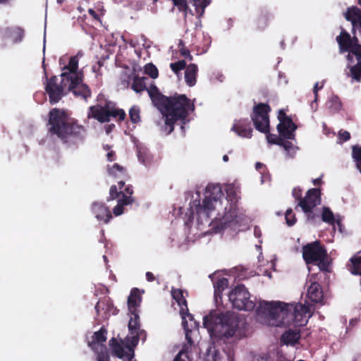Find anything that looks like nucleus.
<instances>
[{"instance_id": "obj_31", "label": "nucleus", "mask_w": 361, "mask_h": 361, "mask_svg": "<svg viewBox=\"0 0 361 361\" xmlns=\"http://www.w3.org/2000/svg\"><path fill=\"white\" fill-rule=\"evenodd\" d=\"M147 80L148 78L146 77L136 76L131 85V88L137 93L144 91L146 90Z\"/></svg>"}, {"instance_id": "obj_14", "label": "nucleus", "mask_w": 361, "mask_h": 361, "mask_svg": "<svg viewBox=\"0 0 361 361\" xmlns=\"http://www.w3.org/2000/svg\"><path fill=\"white\" fill-rule=\"evenodd\" d=\"M270 111L269 105L259 104L254 108L252 119L255 128L264 133H269V118L268 112Z\"/></svg>"}, {"instance_id": "obj_9", "label": "nucleus", "mask_w": 361, "mask_h": 361, "mask_svg": "<svg viewBox=\"0 0 361 361\" xmlns=\"http://www.w3.org/2000/svg\"><path fill=\"white\" fill-rule=\"evenodd\" d=\"M98 104L90 106L87 113L88 118H93L101 123L108 122L111 117L122 121L126 117L125 111L117 109L114 102L108 101L104 95H99Z\"/></svg>"}, {"instance_id": "obj_35", "label": "nucleus", "mask_w": 361, "mask_h": 361, "mask_svg": "<svg viewBox=\"0 0 361 361\" xmlns=\"http://www.w3.org/2000/svg\"><path fill=\"white\" fill-rule=\"evenodd\" d=\"M353 159L356 163L357 169L361 173V146L355 145L353 147Z\"/></svg>"}, {"instance_id": "obj_64", "label": "nucleus", "mask_w": 361, "mask_h": 361, "mask_svg": "<svg viewBox=\"0 0 361 361\" xmlns=\"http://www.w3.org/2000/svg\"><path fill=\"white\" fill-rule=\"evenodd\" d=\"M298 361H304V360H298Z\"/></svg>"}, {"instance_id": "obj_27", "label": "nucleus", "mask_w": 361, "mask_h": 361, "mask_svg": "<svg viewBox=\"0 0 361 361\" xmlns=\"http://www.w3.org/2000/svg\"><path fill=\"white\" fill-rule=\"evenodd\" d=\"M322 219L324 222L327 223L331 226H334L336 223L340 226L341 219L339 216H335L328 207H323Z\"/></svg>"}, {"instance_id": "obj_51", "label": "nucleus", "mask_w": 361, "mask_h": 361, "mask_svg": "<svg viewBox=\"0 0 361 361\" xmlns=\"http://www.w3.org/2000/svg\"><path fill=\"white\" fill-rule=\"evenodd\" d=\"M254 234L257 238H259L261 236V231L260 229L255 226L254 229Z\"/></svg>"}, {"instance_id": "obj_2", "label": "nucleus", "mask_w": 361, "mask_h": 361, "mask_svg": "<svg viewBox=\"0 0 361 361\" xmlns=\"http://www.w3.org/2000/svg\"><path fill=\"white\" fill-rule=\"evenodd\" d=\"M311 307L300 303L261 301L257 308V320L268 326H305L311 317Z\"/></svg>"}, {"instance_id": "obj_23", "label": "nucleus", "mask_w": 361, "mask_h": 361, "mask_svg": "<svg viewBox=\"0 0 361 361\" xmlns=\"http://www.w3.org/2000/svg\"><path fill=\"white\" fill-rule=\"evenodd\" d=\"M141 302V294L137 288L131 290L128 298V307L129 312H137V307Z\"/></svg>"}, {"instance_id": "obj_45", "label": "nucleus", "mask_w": 361, "mask_h": 361, "mask_svg": "<svg viewBox=\"0 0 361 361\" xmlns=\"http://www.w3.org/2000/svg\"><path fill=\"white\" fill-rule=\"evenodd\" d=\"M350 133L345 130H340L338 133V139L339 142H345L350 139Z\"/></svg>"}, {"instance_id": "obj_33", "label": "nucleus", "mask_w": 361, "mask_h": 361, "mask_svg": "<svg viewBox=\"0 0 361 361\" xmlns=\"http://www.w3.org/2000/svg\"><path fill=\"white\" fill-rule=\"evenodd\" d=\"M279 145L283 147L284 150L286 152L287 157L289 158H293L298 149L296 146L293 145V143L289 141H281Z\"/></svg>"}, {"instance_id": "obj_56", "label": "nucleus", "mask_w": 361, "mask_h": 361, "mask_svg": "<svg viewBox=\"0 0 361 361\" xmlns=\"http://www.w3.org/2000/svg\"><path fill=\"white\" fill-rule=\"evenodd\" d=\"M101 64L99 62H98L97 64L94 65L92 66V70L94 72H96L97 68H99L100 67Z\"/></svg>"}, {"instance_id": "obj_53", "label": "nucleus", "mask_w": 361, "mask_h": 361, "mask_svg": "<svg viewBox=\"0 0 361 361\" xmlns=\"http://www.w3.org/2000/svg\"><path fill=\"white\" fill-rule=\"evenodd\" d=\"M115 126L114 124H111V125H108L106 126H105V130L106 132V133H109L111 130V129L114 127Z\"/></svg>"}, {"instance_id": "obj_4", "label": "nucleus", "mask_w": 361, "mask_h": 361, "mask_svg": "<svg viewBox=\"0 0 361 361\" xmlns=\"http://www.w3.org/2000/svg\"><path fill=\"white\" fill-rule=\"evenodd\" d=\"M153 104L162 114L164 119V131L170 134L173 130V125L180 121L185 123L186 118L194 111V102L185 94H176L166 97L161 94L155 86L146 87Z\"/></svg>"}, {"instance_id": "obj_37", "label": "nucleus", "mask_w": 361, "mask_h": 361, "mask_svg": "<svg viewBox=\"0 0 361 361\" xmlns=\"http://www.w3.org/2000/svg\"><path fill=\"white\" fill-rule=\"evenodd\" d=\"M129 116L133 123L140 121V109L137 106H133L129 110Z\"/></svg>"}, {"instance_id": "obj_47", "label": "nucleus", "mask_w": 361, "mask_h": 361, "mask_svg": "<svg viewBox=\"0 0 361 361\" xmlns=\"http://www.w3.org/2000/svg\"><path fill=\"white\" fill-rule=\"evenodd\" d=\"M188 355L184 350H180L174 359V361H186Z\"/></svg>"}, {"instance_id": "obj_13", "label": "nucleus", "mask_w": 361, "mask_h": 361, "mask_svg": "<svg viewBox=\"0 0 361 361\" xmlns=\"http://www.w3.org/2000/svg\"><path fill=\"white\" fill-rule=\"evenodd\" d=\"M106 330L102 327L94 333L91 339L88 340V345L97 355V361H109V356L105 345L106 341Z\"/></svg>"}, {"instance_id": "obj_5", "label": "nucleus", "mask_w": 361, "mask_h": 361, "mask_svg": "<svg viewBox=\"0 0 361 361\" xmlns=\"http://www.w3.org/2000/svg\"><path fill=\"white\" fill-rule=\"evenodd\" d=\"M49 131L62 140L75 142L82 140L85 135V130L73 118L69 117L63 110L54 109L49 112Z\"/></svg>"}, {"instance_id": "obj_57", "label": "nucleus", "mask_w": 361, "mask_h": 361, "mask_svg": "<svg viewBox=\"0 0 361 361\" xmlns=\"http://www.w3.org/2000/svg\"><path fill=\"white\" fill-rule=\"evenodd\" d=\"M314 185H319L321 183L322 180L320 178H315L312 180Z\"/></svg>"}, {"instance_id": "obj_15", "label": "nucleus", "mask_w": 361, "mask_h": 361, "mask_svg": "<svg viewBox=\"0 0 361 361\" xmlns=\"http://www.w3.org/2000/svg\"><path fill=\"white\" fill-rule=\"evenodd\" d=\"M278 119L279 123L277 126V129L280 135L286 139L293 140L297 126L291 118L286 115L283 109L279 111Z\"/></svg>"}, {"instance_id": "obj_24", "label": "nucleus", "mask_w": 361, "mask_h": 361, "mask_svg": "<svg viewBox=\"0 0 361 361\" xmlns=\"http://www.w3.org/2000/svg\"><path fill=\"white\" fill-rule=\"evenodd\" d=\"M95 310L103 318H106L111 313L114 314L115 312L113 306L106 299L99 300L95 306Z\"/></svg>"}, {"instance_id": "obj_62", "label": "nucleus", "mask_w": 361, "mask_h": 361, "mask_svg": "<svg viewBox=\"0 0 361 361\" xmlns=\"http://www.w3.org/2000/svg\"><path fill=\"white\" fill-rule=\"evenodd\" d=\"M103 258L105 262H107V258L105 255L103 256Z\"/></svg>"}, {"instance_id": "obj_52", "label": "nucleus", "mask_w": 361, "mask_h": 361, "mask_svg": "<svg viewBox=\"0 0 361 361\" xmlns=\"http://www.w3.org/2000/svg\"><path fill=\"white\" fill-rule=\"evenodd\" d=\"M317 100L315 102V99L310 104V107L311 109L313 110V111H316L317 108Z\"/></svg>"}, {"instance_id": "obj_11", "label": "nucleus", "mask_w": 361, "mask_h": 361, "mask_svg": "<svg viewBox=\"0 0 361 361\" xmlns=\"http://www.w3.org/2000/svg\"><path fill=\"white\" fill-rule=\"evenodd\" d=\"M228 300L234 308L240 310H254L255 303L250 300V293L243 285H238L228 293Z\"/></svg>"}, {"instance_id": "obj_43", "label": "nucleus", "mask_w": 361, "mask_h": 361, "mask_svg": "<svg viewBox=\"0 0 361 361\" xmlns=\"http://www.w3.org/2000/svg\"><path fill=\"white\" fill-rule=\"evenodd\" d=\"M286 224L288 226H293L295 223V214L293 213V211L291 209H287L285 215Z\"/></svg>"}, {"instance_id": "obj_50", "label": "nucleus", "mask_w": 361, "mask_h": 361, "mask_svg": "<svg viewBox=\"0 0 361 361\" xmlns=\"http://www.w3.org/2000/svg\"><path fill=\"white\" fill-rule=\"evenodd\" d=\"M146 279L148 281H152L154 280V274L152 272L147 271L146 273Z\"/></svg>"}, {"instance_id": "obj_60", "label": "nucleus", "mask_w": 361, "mask_h": 361, "mask_svg": "<svg viewBox=\"0 0 361 361\" xmlns=\"http://www.w3.org/2000/svg\"><path fill=\"white\" fill-rule=\"evenodd\" d=\"M8 0H0V4L6 3Z\"/></svg>"}, {"instance_id": "obj_40", "label": "nucleus", "mask_w": 361, "mask_h": 361, "mask_svg": "<svg viewBox=\"0 0 361 361\" xmlns=\"http://www.w3.org/2000/svg\"><path fill=\"white\" fill-rule=\"evenodd\" d=\"M255 168L257 171H259V173L262 175L261 176V183H262V184H263L267 180H268L269 178L268 175L264 173L265 171H266L265 166L260 162H257L255 164Z\"/></svg>"}, {"instance_id": "obj_34", "label": "nucleus", "mask_w": 361, "mask_h": 361, "mask_svg": "<svg viewBox=\"0 0 361 361\" xmlns=\"http://www.w3.org/2000/svg\"><path fill=\"white\" fill-rule=\"evenodd\" d=\"M109 174L117 178H123L126 173L124 169L117 164H114L112 167H108Z\"/></svg>"}, {"instance_id": "obj_63", "label": "nucleus", "mask_w": 361, "mask_h": 361, "mask_svg": "<svg viewBox=\"0 0 361 361\" xmlns=\"http://www.w3.org/2000/svg\"><path fill=\"white\" fill-rule=\"evenodd\" d=\"M358 4L360 6H361V0H358Z\"/></svg>"}, {"instance_id": "obj_59", "label": "nucleus", "mask_w": 361, "mask_h": 361, "mask_svg": "<svg viewBox=\"0 0 361 361\" xmlns=\"http://www.w3.org/2000/svg\"><path fill=\"white\" fill-rule=\"evenodd\" d=\"M56 1L59 4H61L64 1V0H56Z\"/></svg>"}, {"instance_id": "obj_22", "label": "nucleus", "mask_w": 361, "mask_h": 361, "mask_svg": "<svg viewBox=\"0 0 361 361\" xmlns=\"http://www.w3.org/2000/svg\"><path fill=\"white\" fill-rule=\"evenodd\" d=\"M345 19L352 23L355 30L361 25V10L356 6L349 8L345 13Z\"/></svg>"}, {"instance_id": "obj_61", "label": "nucleus", "mask_w": 361, "mask_h": 361, "mask_svg": "<svg viewBox=\"0 0 361 361\" xmlns=\"http://www.w3.org/2000/svg\"><path fill=\"white\" fill-rule=\"evenodd\" d=\"M357 29H358V30H359V32H360V35H361V25H360V26H359Z\"/></svg>"}, {"instance_id": "obj_17", "label": "nucleus", "mask_w": 361, "mask_h": 361, "mask_svg": "<svg viewBox=\"0 0 361 361\" xmlns=\"http://www.w3.org/2000/svg\"><path fill=\"white\" fill-rule=\"evenodd\" d=\"M320 195L319 189H310L307 191L306 196L299 202L298 205L307 214L308 218H312L311 216L312 209L320 204Z\"/></svg>"}, {"instance_id": "obj_41", "label": "nucleus", "mask_w": 361, "mask_h": 361, "mask_svg": "<svg viewBox=\"0 0 361 361\" xmlns=\"http://www.w3.org/2000/svg\"><path fill=\"white\" fill-rule=\"evenodd\" d=\"M186 63L185 61H178L176 63H171L170 64V67L172 71L176 74L178 75V72L181 70H183L185 68Z\"/></svg>"}, {"instance_id": "obj_3", "label": "nucleus", "mask_w": 361, "mask_h": 361, "mask_svg": "<svg viewBox=\"0 0 361 361\" xmlns=\"http://www.w3.org/2000/svg\"><path fill=\"white\" fill-rule=\"evenodd\" d=\"M83 54L79 51L70 59L68 66L63 67L61 74L60 84L56 76L52 77L46 85V91L51 103L58 102L68 92L86 100L91 95L90 88L82 82V75L78 71L79 58Z\"/></svg>"}, {"instance_id": "obj_36", "label": "nucleus", "mask_w": 361, "mask_h": 361, "mask_svg": "<svg viewBox=\"0 0 361 361\" xmlns=\"http://www.w3.org/2000/svg\"><path fill=\"white\" fill-rule=\"evenodd\" d=\"M209 4V2L207 0H193V5L200 17L203 15L204 8Z\"/></svg>"}, {"instance_id": "obj_7", "label": "nucleus", "mask_w": 361, "mask_h": 361, "mask_svg": "<svg viewBox=\"0 0 361 361\" xmlns=\"http://www.w3.org/2000/svg\"><path fill=\"white\" fill-rule=\"evenodd\" d=\"M130 320L128 322L129 334L125 340L118 342L113 338L109 341V345L113 355L123 361H135L134 360V347L139 341V338L143 334L140 330L139 316L137 312H129Z\"/></svg>"}, {"instance_id": "obj_21", "label": "nucleus", "mask_w": 361, "mask_h": 361, "mask_svg": "<svg viewBox=\"0 0 361 361\" xmlns=\"http://www.w3.org/2000/svg\"><path fill=\"white\" fill-rule=\"evenodd\" d=\"M209 277L213 281L214 288V299L216 302H218V298L221 299V294L225 288L228 286V281L226 278L219 279V273H214L209 275Z\"/></svg>"}, {"instance_id": "obj_54", "label": "nucleus", "mask_w": 361, "mask_h": 361, "mask_svg": "<svg viewBox=\"0 0 361 361\" xmlns=\"http://www.w3.org/2000/svg\"><path fill=\"white\" fill-rule=\"evenodd\" d=\"M137 155H138L139 160H140L142 163L145 164V163H146V161H145V159L144 158H142V153H141V152H140V151H139V152H138V154H137Z\"/></svg>"}, {"instance_id": "obj_10", "label": "nucleus", "mask_w": 361, "mask_h": 361, "mask_svg": "<svg viewBox=\"0 0 361 361\" xmlns=\"http://www.w3.org/2000/svg\"><path fill=\"white\" fill-rule=\"evenodd\" d=\"M302 257L307 264L318 262V267L320 270H327L326 251L320 245L319 241H314L304 246Z\"/></svg>"}, {"instance_id": "obj_25", "label": "nucleus", "mask_w": 361, "mask_h": 361, "mask_svg": "<svg viewBox=\"0 0 361 361\" xmlns=\"http://www.w3.org/2000/svg\"><path fill=\"white\" fill-rule=\"evenodd\" d=\"M197 71V66L194 63H191L186 67L185 71V80L188 86L192 87L195 85Z\"/></svg>"}, {"instance_id": "obj_28", "label": "nucleus", "mask_w": 361, "mask_h": 361, "mask_svg": "<svg viewBox=\"0 0 361 361\" xmlns=\"http://www.w3.org/2000/svg\"><path fill=\"white\" fill-rule=\"evenodd\" d=\"M171 294L173 299L177 302L180 307V310H182V308H184V312L188 311L184 292L180 289H175L172 290Z\"/></svg>"}, {"instance_id": "obj_38", "label": "nucleus", "mask_w": 361, "mask_h": 361, "mask_svg": "<svg viewBox=\"0 0 361 361\" xmlns=\"http://www.w3.org/2000/svg\"><path fill=\"white\" fill-rule=\"evenodd\" d=\"M274 262L271 261L269 262H267L266 264V267H264L263 266H260L259 268V272L258 274H262L264 276H267L269 278H271V271L270 269H274Z\"/></svg>"}, {"instance_id": "obj_44", "label": "nucleus", "mask_w": 361, "mask_h": 361, "mask_svg": "<svg viewBox=\"0 0 361 361\" xmlns=\"http://www.w3.org/2000/svg\"><path fill=\"white\" fill-rule=\"evenodd\" d=\"M267 139L268 142L276 144L279 145V143H281V141H283L281 138L277 137L275 135L267 134Z\"/></svg>"}, {"instance_id": "obj_12", "label": "nucleus", "mask_w": 361, "mask_h": 361, "mask_svg": "<svg viewBox=\"0 0 361 361\" xmlns=\"http://www.w3.org/2000/svg\"><path fill=\"white\" fill-rule=\"evenodd\" d=\"M125 183L121 180L118 182V187L119 192H118L116 185H111L109 190V200H114L118 197L119 194L122 195V198L118 199L117 205L114 207L113 213L115 216H120L123 213V207L125 205L130 204L133 202V199L131 197L133 194V188L131 186L128 185L125 188L124 190H122L124 187Z\"/></svg>"}, {"instance_id": "obj_19", "label": "nucleus", "mask_w": 361, "mask_h": 361, "mask_svg": "<svg viewBox=\"0 0 361 361\" xmlns=\"http://www.w3.org/2000/svg\"><path fill=\"white\" fill-rule=\"evenodd\" d=\"M92 212L97 221L107 224L111 219V213L103 203L95 202L92 205Z\"/></svg>"}, {"instance_id": "obj_6", "label": "nucleus", "mask_w": 361, "mask_h": 361, "mask_svg": "<svg viewBox=\"0 0 361 361\" xmlns=\"http://www.w3.org/2000/svg\"><path fill=\"white\" fill-rule=\"evenodd\" d=\"M203 325L212 338H231L238 328V319L231 312L212 311L203 318Z\"/></svg>"}, {"instance_id": "obj_29", "label": "nucleus", "mask_w": 361, "mask_h": 361, "mask_svg": "<svg viewBox=\"0 0 361 361\" xmlns=\"http://www.w3.org/2000/svg\"><path fill=\"white\" fill-rule=\"evenodd\" d=\"M6 35L11 38L13 42H19L23 39L24 32L20 27L8 28Z\"/></svg>"}, {"instance_id": "obj_20", "label": "nucleus", "mask_w": 361, "mask_h": 361, "mask_svg": "<svg viewBox=\"0 0 361 361\" xmlns=\"http://www.w3.org/2000/svg\"><path fill=\"white\" fill-rule=\"evenodd\" d=\"M231 130L241 137L250 138L252 136V130L247 119L235 121L231 128Z\"/></svg>"}, {"instance_id": "obj_49", "label": "nucleus", "mask_w": 361, "mask_h": 361, "mask_svg": "<svg viewBox=\"0 0 361 361\" xmlns=\"http://www.w3.org/2000/svg\"><path fill=\"white\" fill-rule=\"evenodd\" d=\"M292 193H293V197L297 200H298L301 197V195H302L301 190L299 188H294L293 190Z\"/></svg>"}, {"instance_id": "obj_55", "label": "nucleus", "mask_w": 361, "mask_h": 361, "mask_svg": "<svg viewBox=\"0 0 361 361\" xmlns=\"http://www.w3.org/2000/svg\"><path fill=\"white\" fill-rule=\"evenodd\" d=\"M89 13L91 16H92L94 18H97L98 16L96 14L95 11L93 10V9H89Z\"/></svg>"}, {"instance_id": "obj_42", "label": "nucleus", "mask_w": 361, "mask_h": 361, "mask_svg": "<svg viewBox=\"0 0 361 361\" xmlns=\"http://www.w3.org/2000/svg\"><path fill=\"white\" fill-rule=\"evenodd\" d=\"M178 49L180 54L185 59H188L190 61L192 59V56L190 55L189 50L184 47V44L182 41H180L178 43Z\"/></svg>"}, {"instance_id": "obj_58", "label": "nucleus", "mask_w": 361, "mask_h": 361, "mask_svg": "<svg viewBox=\"0 0 361 361\" xmlns=\"http://www.w3.org/2000/svg\"><path fill=\"white\" fill-rule=\"evenodd\" d=\"M228 157L227 155H224L223 157V161L226 162V161H228Z\"/></svg>"}, {"instance_id": "obj_26", "label": "nucleus", "mask_w": 361, "mask_h": 361, "mask_svg": "<svg viewBox=\"0 0 361 361\" xmlns=\"http://www.w3.org/2000/svg\"><path fill=\"white\" fill-rule=\"evenodd\" d=\"M300 337L299 330H288L282 335L281 342L286 345H294Z\"/></svg>"}, {"instance_id": "obj_39", "label": "nucleus", "mask_w": 361, "mask_h": 361, "mask_svg": "<svg viewBox=\"0 0 361 361\" xmlns=\"http://www.w3.org/2000/svg\"><path fill=\"white\" fill-rule=\"evenodd\" d=\"M144 73L152 78L155 79L158 77V70L152 63H147L144 67Z\"/></svg>"}, {"instance_id": "obj_1", "label": "nucleus", "mask_w": 361, "mask_h": 361, "mask_svg": "<svg viewBox=\"0 0 361 361\" xmlns=\"http://www.w3.org/2000/svg\"><path fill=\"white\" fill-rule=\"evenodd\" d=\"M226 192V197L219 184H209L204 189L202 200L199 191L192 195L188 221L185 223L190 234L197 237L204 235L207 231L203 229L208 224L216 233L226 229L239 231L240 222L243 219L236 205L239 190L233 185H228Z\"/></svg>"}, {"instance_id": "obj_46", "label": "nucleus", "mask_w": 361, "mask_h": 361, "mask_svg": "<svg viewBox=\"0 0 361 361\" xmlns=\"http://www.w3.org/2000/svg\"><path fill=\"white\" fill-rule=\"evenodd\" d=\"M104 149L105 150L108 151L107 154H106L108 161H114L115 159V153H114V152L112 151V150L109 151L110 147H109V145L104 146Z\"/></svg>"}, {"instance_id": "obj_16", "label": "nucleus", "mask_w": 361, "mask_h": 361, "mask_svg": "<svg viewBox=\"0 0 361 361\" xmlns=\"http://www.w3.org/2000/svg\"><path fill=\"white\" fill-rule=\"evenodd\" d=\"M182 318V325L185 331V338L190 345L193 344V338L198 334V323L194 319L188 311L184 312V308L180 310Z\"/></svg>"}, {"instance_id": "obj_32", "label": "nucleus", "mask_w": 361, "mask_h": 361, "mask_svg": "<svg viewBox=\"0 0 361 361\" xmlns=\"http://www.w3.org/2000/svg\"><path fill=\"white\" fill-rule=\"evenodd\" d=\"M327 108L331 113L338 112L342 106L340 99L337 96H332L330 97L326 103Z\"/></svg>"}, {"instance_id": "obj_48", "label": "nucleus", "mask_w": 361, "mask_h": 361, "mask_svg": "<svg viewBox=\"0 0 361 361\" xmlns=\"http://www.w3.org/2000/svg\"><path fill=\"white\" fill-rule=\"evenodd\" d=\"M324 86V83L322 82L321 84H319V82H316L314 85V87H313V92H314V97H315V102L317 100V98H318V91L321 89H322Z\"/></svg>"}, {"instance_id": "obj_18", "label": "nucleus", "mask_w": 361, "mask_h": 361, "mask_svg": "<svg viewBox=\"0 0 361 361\" xmlns=\"http://www.w3.org/2000/svg\"><path fill=\"white\" fill-rule=\"evenodd\" d=\"M306 286L307 298L313 302H321L323 299V293L320 285L312 279V276L308 278Z\"/></svg>"}, {"instance_id": "obj_30", "label": "nucleus", "mask_w": 361, "mask_h": 361, "mask_svg": "<svg viewBox=\"0 0 361 361\" xmlns=\"http://www.w3.org/2000/svg\"><path fill=\"white\" fill-rule=\"evenodd\" d=\"M348 269L352 274H361V257L353 256L351 257L348 264Z\"/></svg>"}, {"instance_id": "obj_8", "label": "nucleus", "mask_w": 361, "mask_h": 361, "mask_svg": "<svg viewBox=\"0 0 361 361\" xmlns=\"http://www.w3.org/2000/svg\"><path fill=\"white\" fill-rule=\"evenodd\" d=\"M341 52L348 51V68L353 79L357 82L361 78V45L358 44L357 37L351 38L350 35L342 30L339 36L336 37Z\"/></svg>"}]
</instances>
